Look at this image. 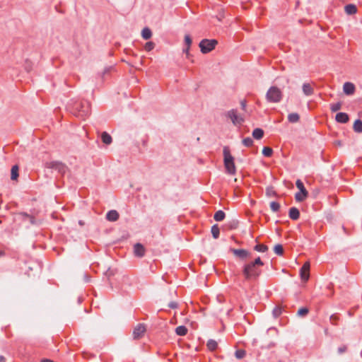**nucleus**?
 <instances>
[{"instance_id": "58836bf2", "label": "nucleus", "mask_w": 362, "mask_h": 362, "mask_svg": "<svg viewBox=\"0 0 362 362\" xmlns=\"http://www.w3.org/2000/svg\"><path fill=\"white\" fill-rule=\"evenodd\" d=\"M270 208H271L272 211L276 212L280 209V204H279V203H278L276 202H272L270 203Z\"/></svg>"}, {"instance_id": "39448f33", "label": "nucleus", "mask_w": 362, "mask_h": 362, "mask_svg": "<svg viewBox=\"0 0 362 362\" xmlns=\"http://www.w3.org/2000/svg\"><path fill=\"white\" fill-rule=\"evenodd\" d=\"M217 44L218 41L216 40L203 39L199 42V46L200 47L201 52L203 54H206L212 51Z\"/></svg>"}, {"instance_id": "7ed1b4c3", "label": "nucleus", "mask_w": 362, "mask_h": 362, "mask_svg": "<svg viewBox=\"0 0 362 362\" xmlns=\"http://www.w3.org/2000/svg\"><path fill=\"white\" fill-rule=\"evenodd\" d=\"M223 163L226 173L229 175H235L236 173V168L234 163V158L230 154L228 146H225L223 148Z\"/></svg>"}, {"instance_id": "a878e982", "label": "nucleus", "mask_w": 362, "mask_h": 362, "mask_svg": "<svg viewBox=\"0 0 362 362\" xmlns=\"http://www.w3.org/2000/svg\"><path fill=\"white\" fill-rule=\"evenodd\" d=\"M225 217L226 214L222 210L217 211L214 216V218L216 221H221L225 218Z\"/></svg>"}, {"instance_id": "4c0bfd02", "label": "nucleus", "mask_w": 362, "mask_h": 362, "mask_svg": "<svg viewBox=\"0 0 362 362\" xmlns=\"http://www.w3.org/2000/svg\"><path fill=\"white\" fill-rule=\"evenodd\" d=\"M266 195L267 197H275L276 196V192L272 187H268L266 189Z\"/></svg>"}, {"instance_id": "e433bc0d", "label": "nucleus", "mask_w": 362, "mask_h": 362, "mask_svg": "<svg viewBox=\"0 0 362 362\" xmlns=\"http://www.w3.org/2000/svg\"><path fill=\"white\" fill-rule=\"evenodd\" d=\"M246 352L243 349H238L235 352V356L238 359H241L245 357Z\"/></svg>"}, {"instance_id": "0eeeda50", "label": "nucleus", "mask_w": 362, "mask_h": 362, "mask_svg": "<svg viewBox=\"0 0 362 362\" xmlns=\"http://www.w3.org/2000/svg\"><path fill=\"white\" fill-rule=\"evenodd\" d=\"M226 116L229 118L234 125L241 124L244 122V119L238 115L235 109H232L226 113Z\"/></svg>"}, {"instance_id": "b1692460", "label": "nucleus", "mask_w": 362, "mask_h": 362, "mask_svg": "<svg viewBox=\"0 0 362 362\" xmlns=\"http://www.w3.org/2000/svg\"><path fill=\"white\" fill-rule=\"evenodd\" d=\"M141 36L144 40H148L152 36V32L148 27L144 28L141 31Z\"/></svg>"}, {"instance_id": "c03bdc74", "label": "nucleus", "mask_w": 362, "mask_h": 362, "mask_svg": "<svg viewBox=\"0 0 362 362\" xmlns=\"http://www.w3.org/2000/svg\"><path fill=\"white\" fill-rule=\"evenodd\" d=\"M346 349H347L346 346L343 345V346H339V347L338 348L337 351H338V353H339V354H341L344 353V352L346 351Z\"/></svg>"}, {"instance_id": "f704fd0d", "label": "nucleus", "mask_w": 362, "mask_h": 362, "mask_svg": "<svg viewBox=\"0 0 362 362\" xmlns=\"http://www.w3.org/2000/svg\"><path fill=\"white\" fill-rule=\"evenodd\" d=\"M341 107V103L340 102L332 103L330 105V110L332 112H335L339 110Z\"/></svg>"}, {"instance_id": "72a5a7b5", "label": "nucleus", "mask_w": 362, "mask_h": 362, "mask_svg": "<svg viewBox=\"0 0 362 362\" xmlns=\"http://www.w3.org/2000/svg\"><path fill=\"white\" fill-rule=\"evenodd\" d=\"M273 150L270 147L264 146L262 149V154L266 157L272 156Z\"/></svg>"}, {"instance_id": "49530a36", "label": "nucleus", "mask_w": 362, "mask_h": 362, "mask_svg": "<svg viewBox=\"0 0 362 362\" xmlns=\"http://www.w3.org/2000/svg\"><path fill=\"white\" fill-rule=\"evenodd\" d=\"M83 279H84V281L88 283V282H90V276H88V274H84L83 276Z\"/></svg>"}, {"instance_id": "393cba45", "label": "nucleus", "mask_w": 362, "mask_h": 362, "mask_svg": "<svg viewBox=\"0 0 362 362\" xmlns=\"http://www.w3.org/2000/svg\"><path fill=\"white\" fill-rule=\"evenodd\" d=\"M300 116L296 112L291 113L288 115V121L291 123H296L299 121Z\"/></svg>"}, {"instance_id": "c85d7f7f", "label": "nucleus", "mask_w": 362, "mask_h": 362, "mask_svg": "<svg viewBox=\"0 0 362 362\" xmlns=\"http://www.w3.org/2000/svg\"><path fill=\"white\" fill-rule=\"evenodd\" d=\"M212 236L214 238L217 239L219 237L220 234V229L218 226V225L215 224L211 227V230Z\"/></svg>"}, {"instance_id": "f3484780", "label": "nucleus", "mask_w": 362, "mask_h": 362, "mask_svg": "<svg viewBox=\"0 0 362 362\" xmlns=\"http://www.w3.org/2000/svg\"><path fill=\"white\" fill-rule=\"evenodd\" d=\"M288 216L293 221L298 220L300 217V211L296 207H291L289 209Z\"/></svg>"}, {"instance_id": "7c9ffc66", "label": "nucleus", "mask_w": 362, "mask_h": 362, "mask_svg": "<svg viewBox=\"0 0 362 362\" xmlns=\"http://www.w3.org/2000/svg\"><path fill=\"white\" fill-rule=\"evenodd\" d=\"M254 250L259 252H265L268 250V247L263 244H257L254 247Z\"/></svg>"}, {"instance_id": "dca6fc26", "label": "nucleus", "mask_w": 362, "mask_h": 362, "mask_svg": "<svg viewBox=\"0 0 362 362\" xmlns=\"http://www.w3.org/2000/svg\"><path fill=\"white\" fill-rule=\"evenodd\" d=\"M119 217V213L116 210H110L106 214V219L109 221H116Z\"/></svg>"}, {"instance_id": "9d476101", "label": "nucleus", "mask_w": 362, "mask_h": 362, "mask_svg": "<svg viewBox=\"0 0 362 362\" xmlns=\"http://www.w3.org/2000/svg\"><path fill=\"white\" fill-rule=\"evenodd\" d=\"M230 251L236 257L242 260L247 259L250 255V252L245 249L230 248Z\"/></svg>"}, {"instance_id": "a19ab883", "label": "nucleus", "mask_w": 362, "mask_h": 362, "mask_svg": "<svg viewBox=\"0 0 362 362\" xmlns=\"http://www.w3.org/2000/svg\"><path fill=\"white\" fill-rule=\"evenodd\" d=\"M282 313V308H280V307H275L273 310H272V314L274 315V317H278L279 316L281 315Z\"/></svg>"}, {"instance_id": "c9c22d12", "label": "nucleus", "mask_w": 362, "mask_h": 362, "mask_svg": "<svg viewBox=\"0 0 362 362\" xmlns=\"http://www.w3.org/2000/svg\"><path fill=\"white\" fill-rule=\"evenodd\" d=\"M250 263L259 268V267H262L264 265V262L262 261L259 257H257L254 261L250 262Z\"/></svg>"}, {"instance_id": "8fccbe9b", "label": "nucleus", "mask_w": 362, "mask_h": 362, "mask_svg": "<svg viewBox=\"0 0 362 362\" xmlns=\"http://www.w3.org/2000/svg\"><path fill=\"white\" fill-rule=\"evenodd\" d=\"M78 223H79L80 225H81V226H83V222L82 221H79Z\"/></svg>"}, {"instance_id": "ddd939ff", "label": "nucleus", "mask_w": 362, "mask_h": 362, "mask_svg": "<svg viewBox=\"0 0 362 362\" xmlns=\"http://www.w3.org/2000/svg\"><path fill=\"white\" fill-rule=\"evenodd\" d=\"M302 90L305 96H310L314 94V88L309 83H303Z\"/></svg>"}, {"instance_id": "f8f14e48", "label": "nucleus", "mask_w": 362, "mask_h": 362, "mask_svg": "<svg viewBox=\"0 0 362 362\" xmlns=\"http://www.w3.org/2000/svg\"><path fill=\"white\" fill-rule=\"evenodd\" d=\"M134 252L135 256L142 257L145 255V247L141 243H136L134 246Z\"/></svg>"}, {"instance_id": "5701e85b", "label": "nucleus", "mask_w": 362, "mask_h": 362, "mask_svg": "<svg viewBox=\"0 0 362 362\" xmlns=\"http://www.w3.org/2000/svg\"><path fill=\"white\" fill-rule=\"evenodd\" d=\"M353 129L355 132L361 133L362 132V121L359 119H356L354 123Z\"/></svg>"}, {"instance_id": "cd10ccee", "label": "nucleus", "mask_w": 362, "mask_h": 362, "mask_svg": "<svg viewBox=\"0 0 362 362\" xmlns=\"http://www.w3.org/2000/svg\"><path fill=\"white\" fill-rule=\"evenodd\" d=\"M207 348L210 351H215L218 347L217 342L214 339H209L206 344Z\"/></svg>"}, {"instance_id": "3c124183", "label": "nucleus", "mask_w": 362, "mask_h": 362, "mask_svg": "<svg viewBox=\"0 0 362 362\" xmlns=\"http://www.w3.org/2000/svg\"><path fill=\"white\" fill-rule=\"evenodd\" d=\"M3 254V252H0V256Z\"/></svg>"}, {"instance_id": "1a4fd4ad", "label": "nucleus", "mask_w": 362, "mask_h": 362, "mask_svg": "<svg viewBox=\"0 0 362 362\" xmlns=\"http://www.w3.org/2000/svg\"><path fill=\"white\" fill-rule=\"evenodd\" d=\"M310 264L309 262H306L300 269V276L302 281L306 282L310 277Z\"/></svg>"}, {"instance_id": "2f4dec72", "label": "nucleus", "mask_w": 362, "mask_h": 362, "mask_svg": "<svg viewBox=\"0 0 362 362\" xmlns=\"http://www.w3.org/2000/svg\"><path fill=\"white\" fill-rule=\"evenodd\" d=\"M274 251L279 256H282L284 255V248L281 244L276 245L274 247Z\"/></svg>"}, {"instance_id": "37998d69", "label": "nucleus", "mask_w": 362, "mask_h": 362, "mask_svg": "<svg viewBox=\"0 0 362 362\" xmlns=\"http://www.w3.org/2000/svg\"><path fill=\"white\" fill-rule=\"evenodd\" d=\"M177 306H178V304L175 301H171L168 303V308H170L171 309H175L177 308Z\"/></svg>"}, {"instance_id": "79ce46f5", "label": "nucleus", "mask_w": 362, "mask_h": 362, "mask_svg": "<svg viewBox=\"0 0 362 362\" xmlns=\"http://www.w3.org/2000/svg\"><path fill=\"white\" fill-rule=\"evenodd\" d=\"M155 47V43L150 41V42H148L145 44V46H144V49L146 51V52H150L151 51L153 48Z\"/></svg>"}, {"instance_id": "20e7f679", "label": "nucleus", "mask_w": 362, "mask_h": 362, "mask_svg": "<svg viewBox=\"0 0 362 362\" xmlns=\"http://www.w3.org/2000/svg\"><path fill=\"white\" fill-rule=\"evenodd\" d=\"M282 98V91L277 86H271L266 93V100L269 103H278Z\"/></svg>"}, {"instance_id": "412c9836", "label": "nucleus", "mask_w": 362, "mask_h": 362, "mask_svg": "<svg viewBox=\"0 0 362 362\" xmlns=\"http://www.w3.org/2000/svg\"><path fill=\"white\" fill-rule=\"evenodd\" d=\"M264 136V131L261 128H256L252 132V136L255 139H261Z\"/></svg>"}, {"instance_id": "4be33fe9", "label": "nucleus", "mask_w": 362, "mask_h": 362, "mask_svg": "<svg viewBox=\"0 0 362 362\" xmlns=\"http://www.w3.org/2000/svg\"><path fill=\"white\" fill-rule=\"evenodd\" d=\"M175 333L178 336H185L187 333V328L184 325H180L176 327Z\"/></svg>"}, {"instance_id": "ea45409f", "label": "nucleus", "mask_w": 362, "mask_h": 362, "mask_svg": "<svg viewBox=\"0 0 362 362\" xmlns=\"http://www.w3.org/2000/svg\"><path fill=\"white\" fill-rule=\"evenodd\" d=\"M243 144L246 147H250L253 144V140L250 137H246L243 139Z\"/></svg>"}, {"instance_id": "473e14b6", "label": "nucleus", "mask_w": 362, "mask_h": 362, "mask_svg": "<svg viewBox=\"0 0 362 362\" xmlns=\"http://www.w3.org/2000/svg\"><path fill=\"white\" fill-rule=\"evenodd\" d=\"M308 313H309L308 308H307L306 307H303V308H300V309H298V310L297 312V315L298 317H305L308 314Z\"/></svg>"}, {"instance_id": "4468645a", "label": "nucleus", "mask_w": 362, "mask_h": 362, "mask_svg": "<svg viewBox=\"0 0 362 362\" xmlns=\"http://www.w3.org/2000/svg\"><path fill=\"white\" fill-rule=\"evenodd\" d=\"M343 90L346 95H352L355 91V86L351 82H346L343 86Z\"/></svg>"}, {"instance_id": "c756f323", "label": "nucleus", "mask_w": 362, "mask_h": 362, "mask_svg": "<svg viewBox=\"0 0 362 362\" xmlns=\"http://www.w3.org/2000/svg\"><path fill=\"white\" fill-rule=\"evenodd\" d=\"M185 42L187 45V47L185 49H183V52H186V53H188L189 52V47L192 44V39L190 37V36L189 35H186L185 36Z\"/></svg>"}, {"instance_id": "a211bd4d", "label": "nucleus", "mask_w": 362, "mask_h": 362, "mask_svg": "<svg viewBox=\"0 0 362 362\" xmlns=\"http://www.w3.org/2000/svg\"><path fill=\"white\" fill-rule=\"evenodd\" d=\"M18 215L22 217L23 221H28L32 225L36 223L35 217L26 212H20Z\"/></svg>"}, {"instance_id": "aec40b11", "label": "nucleus", "mask_w": 362, "mask_h": 362, "mask_svg": "<svg viewBox=\"0 0 362 362\" xmlns=\"http://www.w3.org/2000/svg\"><path fill=\"white\" fill-rule=\"evenodd\" d=\"M101 139L102 141L107 145L110 144L112 141V136L106 132L102 133Z\"/></svg>"}, {"instance_id": "f03ea898", "label": "nucleus", "mask_w": 362, "mask_h": 362, "mask_svg": "<svg viewBox=\"0 0 362 362\" xmlns=\"http://www.w3.org/2000/svg\"><path fill=\"white\" fill-rule=\"evenodd\" d=\"M242 272L246 281H255L262 274L260 268L254 266L250 262L243 265Z\"/></svg>"}, {"instance_id": "09e8293b", "label": "nucleus", "mask_w": 362, "mask_h": 362, "mask_svg": "<svg viewBox=\"0 0 362 362\" xmlns=\"http://www.w3.org/2000/svg\"><path fill=\"white\" fill-rule=\"evenodd\" d=\"M0 362H6V358L4 356H0Z\"/></svg>"}, {"instance_id": "9b49d317", "label": "nucleus", "mask_w": 362, "mask_h": 362, "mask_svg": "<svg viewBox=\"0 0 362 362\" xmlns=\"http://www.w3.org/2000/svg\"><path fill=\"white\" fill-rule=\"evenodd\" d=\"M146 332V327L143 324H139L133 330V337L134 339L141 338Z\"/></svg>"}, {"instance_id": "423d86ee", "label": "nucleus", "mask_w": 362, "mask_h": 362, "mask_svg": "<svg viewBox=\"0 0 362 362\" xmlns=\"http://www.w3.org/2000/svg\"><path fill=\"white\" fill-rule=\"evenodd\" d=\"M296 185V187L299 189L300 192L296 193L295 199L297 202H303L308 197V192L300 180H297Z\"/></svg>"}, {"instance_id": "2eb2a0df", "label": "nucleus", "mask_w": 362, "mask_h": 362, "mask_svg": "<svg viewBox=\"0 0 362 362\" xmlns=\"http://www.w3.org/2000/svg\"><path fill=\"white\" fill-rule=\"evenodd\" d=\"M335 119L339 123L345 124L349 121V117L345 112H338L335 116Z\"/></svg>"}, {"instance_id": "6ab92c4d", "label": "nucleus", "mask_w": 362, "mask_h": 362, "mask_svg": "<svg viewBox=\"0 0 362 362\" xmlns=\"http://www.w3.org/2000/svg\"><path fill=\"white\" fill-rule=\"evenodd\" d=\"M345 12L348 15H354L357 12V8L354 4H347L344 7Z\"/></svg>"}, {"instance_id": "f257e3e1", "label": "nucleus", "mask_w": 362, "mask_h": 362, "mask_svg": "<svg viewBox=\"0 0 362 362\" xmlns=\"http://www.w3.org/2000/svg\"><path fill=\"white\" fill-rule=\"evenodd\" d=\"M67 108L71 114L83 119L90 112V105L88 101L84 100L71 99L67 105Z\"/></svg>"}, {"instance_id": "de8ad7c7", "label": "nucleus", "mask_w": 362, "mask_h": 362, "mask_svg": "<svg viewBox=\"0 0 362 362\" xmlns=\"http://www.w3.org/2000/svg\"><path fill=\"white\" fill-rule=\"evenodd\" d=\"M337 320V315H332L330 316V320H332V321H334V320Z\"/></svg>"}, {"instance_id": "6e6552de", "label": "nucleus", "mask_w": 362, "mask_h": 362, "mask_svg": "<svg viewBox=\"0 0 362 362\" xmlns=\"http://www.w3.org/2000/svg\"><path fill=\"white\" fill-rule=\"evenodd\" d=\"M46 165L47 168L57 170L61 175L65 174L68 169L65 164L59 161H51Z\"/></svg>"}, {"instance_id": "bb28decb", "label": "nucleus", "mask_w": 362, "mask_h": 362, "mask_svg": "<svg viewBox=\"0 0 362 362\" xmlns=\"http://www.w3.org/2000/svg\"><path fill=\"white\" fill-rule=\"evenodd\" d=\"M18 177V165H15L11 168V179L12 180H17Z\"/></svg>"}, {"instance_id": "a18cd8bd", "label": "nucleus", "mask_w": 362, "mask_h": 362, "mask_svg": "<svg viewBox=\"0 0 362 362\" xmlns=\"http://www.w3.org/2000/svg\"><path fill=\"white\" fill-rule=\"evenodd\" d=\"M246 100H241L240 101V106H241V108L243 110H245V108H246Z\"/></svg>"}]
</instances>
